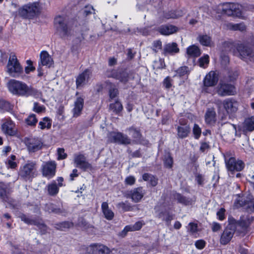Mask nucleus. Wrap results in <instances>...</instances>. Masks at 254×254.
Returning <instances> with one entry per match:
<instances>
[{"label":"nucleus","instance_id":"nucleus-29","mask_svg":"<svg viewBox=\"0 0 254 254\" xmlns=\"http://www.w3.org/2000/svg\"><path fill=\"white\" fill-rule=\"evenodd\" d=\"M254 220L253 216H247L246 218L241 217L238 220V226L240 227L244 231H246L251 223Z\"/></svg>","mask_w":254,"mask_h":254},{"label":"nucleus","instance_id":"nucleus-28","mask_svg":"<svg viewBox=\"0 0 254 254\" xmlns=\"http://www.w3.org/2000/svg\"><path fill=\"white\" fill-rule=\"evenodd\" d=\"M53 63V60L51 57L49 55L47 51H43L40 54V63H39V66L42 65L43 66H48L50 67Z\"/></svg>","mask_w":254,"mask_h":254},{"label":"nucleus","instance_id":"nucleus-2","mask_svg":"<svg viewBox=\"0 0 254 254\" xmlns=\"http://www.w3.org/2000/svg\"><path fill=\"white\" fill-rule=\"evenodd\" d=\"M76 23L73 21L72 25L68 21V18L66 15L59 14L55 16L54 20V27L55 34L60 38L64 39L72 35L73 25Z\"/></svg>","mask_w":254,"mask_h":254},{"label":"nucleus","instance_id":"nucleus-13","mask_svg":"<svg viewBox=\"0 0 254 254\" xmlns=\"http://www.w3.org/2000/svg\"><path fill=\"white\" fill-rule=\"evenodd\" d=\"M1 129L5 135L13 136L16 133L15 124L9 117L1 120Z\"/></svg>","mask_w":254,"mask_h":254},{"label":"nucleus","instance_id":"nucleus-26","mask_svg":"<svg viewBox=\"0 0 254 254\" xmlns=\"http://www.w3.org/2000/svg\"><path fill=\"white\" fill-rule=\"evenodd\" d=\"M237 197L234 202V206L237 208L243 207L248 211L250 199L243 196H241L240 194H237Z\"/></svg>","mask_w":254,"mask_h":254},{"label":"nucleus","instance_id":"nucleus-50","mask_svg":"<svg viewBox=\"0 0 254 254\" xmlns=\"http://www.w3.org/2000/svg\"><path fill=\"white\" fill-rule=\"evenodd\" d=\"M229 27L230 29L234 31L239 30L243 32L245 31L246 29V26L244 23L237 24L230 23Z\"/></svg>","mask_w":254,"mask_h":254},{"label":"nucleus","instance_id":"nucleus-15","mask_svg":"<svg viewBox=\"0 0 254 254\" xmlns=\"http://www.w3.org/2000/svg\"><path fill=\"white\" fill-rule=\"evenodd\" d=\"M74 163L76 167L80 168L84 172L91 171L93 169L92 165L86 160L84 155L82 154L74 155Z\"/></svg>","mask_w":254,"mask_h":254},{"label":"nucleus","instance_id":"nucleus-55","mask_svg":"<svg viewBox=\"0 0 254 254\" xmlns=\"http://www.w3.org/2000/svg\"><path fill=\"white\" fill-rule=\"evenodd\" d=\"M192 132L194 135V137L196 139H198L201 134V129L199 126L195 124L192 128Z\"/></svg>","mask_w":254,"mask_h":254},{"label":"nucleus","instance_id":"nucleus-6","mask_svg":"<svg viewBox=\"0 0 254 254\" xmlns=\"http://www.w3.org/2000/svg\"><path fill=\"white\" fill-rule=\"evenodd\" d=\"M218 80L217 74L214 71H210L203 79L201 92L213 94L214 91L213 87L217 84Z\"/></svg>","mask_w":254,"mask_h":254},{"label":"nucleus","instance_id":"nucleus-44","mask_svg":"<svg viewBox=\"0 0 254 254\" xmlns=\"http://www.w3.org/2000/svg\"><path fill=\"white\" fill-rule=\"evenodd\" d=\"M164 166L166 168L171 169L173 166V158L170 153H167L163 159Z\"/></svg>","mask_w":254,"mask_h":254},{"label":"nucleus","instance_id":"nucleus-17","mask_svg":"<svg viewBox=\"0 0 254 254\" xmlns=\"http://www.w3.org/2000/svg\"><path fill=\"white\" fill-rule=\"evenodd\" d=\"M145 191L141 187L135 188L130 191H127L126 194L127 198H131L134 202H138L143 197Z\"/></svg>","mask_w":254,"mask_h":254},{"label":"nucleus","instance_id":"nucleus-36","mask_svg":"<svg viewBox=\"0 0 254 254\" xmlns=\"http://www.w3.org/2000/svg\"><path fill=\"white\" fill-rule=\"evenodd\" d=\"M142 179L144 181H149L150 185L152 187H155L158 184V178L152 174L144 173L142 175Z\"/></svg>","mask_w":254,"mask_h":254},{"label":"nucleus","instance_id":"nucleus-54","mask_svg":"<svg viewBox=\"0 0 254 254\" xmlns=\"http://www.w3.org/2000/svg\"><path fill=\"white\" fill-rule=\"evenodd\" d=\"M92 13H95V9L92 6L87 5L85 6L82 11V15L84 17H87Z\"/></svg>","mask_w":254,"mask_h":254},{"label":"nucleus","instance_id":"nucleus-14","mask_svg":"<svg viewBox=\"0 0 254 254\" xmlns=\"http://www.w3.org/2000/svg\"><path fill=\"white\" fill-rule=\"evenodd\" d=\"M216 93L222 97L234 95L236 93V88L231 84L221 81L216 87Z\"/></svg>","mask_w":254,"mask_h":254},{"label":"nucleus","instance_id":"nucleus-34","mask_svg":"<svg viewBox=\"0 0 254 254\" xmlns=\"http://www.w3.org/2000/svg\"><path fill=\"white\" fill-rule=\"evenodd\" d=\"M48 193L51 196L56 195L59 191V188L58 187L56 181H53L46 186Z\"/></svg>","mask_w":254,"mask_h":254},{"label":"nucleus","instance_id":"nucleus-23","mask_svg":"<svg viewBox=\"0 0 254 254\" xmlns=\"http://www.w3.org/2000/svg\"><path fill=\"white\" fill-rule=\"evenodd\" d=\"M241 130L244 134L254 130V116L245 119L242 123Z\"/></svg>","mask_w":254,"mask_h":254},{"label":"nucleus","instance_id":"nucleus-49","mask_svg":"<svg viewBox=\"0 0 254 254\" xmlns=\"http://www.w3.org/2000/svg\"><path fill=\"white\" fill-rule=\"evenodd\" d=\"M56 228L60 230L64 231L73 226V223L68 221H64L55 224Z\"/></svg>","mask_w":254,"mask_h":254},{"label":"nucleus","instance_id":"nucleus-18","mask_svg":"<svg viewBox=\"0 0 254 254\" xmlns=\"http://www.w3.org/2000/svg\"><path fill=\"white\" fill-rule=\"evenodd\" d=\"M19 217L21 220L28 225H34L38 226L41 230V231L44 233L47 231V227L43 223L39 221L38 219H31L28 217L26 214L21 213Z\"/></svg>","mask_w":254,"mask_h":254},{"label":"nucleus","instance_id":"nucleus-9","mask_svg":"<svg viewBox=\"0 0 254 254\" xmlns=\"http://www.w3.org/2000/svg\"><path fill=\"white\" fill-rule=\"evenodd\" d=\"M243 7L242 5L235 3H226L223 4L222 12L228 16L241 17Z\"/></svg>","mask_w":254,"mask_h":254},{"label":"nucleus","instance_id":"nucleus-11","mask_svg":"<svg viewBox=\"0 0 254 254\" xmlns=\"http://www.w3.org/2000/svg\"><path fill=\"white\" fill-rule=\"evenodd\" d=\"M225 163L227 170L234 174L235 172H240L245 167V163L241 160L236 159L235 157H231L228 159H225Z\"/></svg>","mask_w":254,"mask_h":254},{"label":"nucleus","instance_id":"nucleus-30","mask_svg":"<svg viewBox=\"0 0 254 254\" xmlns=\"http://www.w3.org/2000/svg\"><path fill=\"white\" fill-rule=\"evenodd\" d=\"M158 31L162 35H169L177 32V28L173 25H162L158 28Z\"/></svg>","mask_w":254,"mask_h":254},{"label":"nucleus","instance_id":"nucleus-20","mask_svg":"<svg viewBox=\"0 0 254 254\" xmlns=\"http://www.w3.org/2000/svg\"><path fill=\"white\" fill-rule=\"evenodd\" d=\"M205 123L209 126H214L216 121V113L214 108H208L204 115Z\"/></svg>","mask_w":254,"mask_h":254},{"label":"nucleus","instance_id":"nucleus-1","mask_svg":"<svg viewBox=\"0 0 254 254\" xmlns=\"http://www.w3.org/2000/svg\"><path fill=\"white\" fill-rule=\"evenodd\" d=\"M8 87L11 93L19 96H33L36 98L42 96V93L40 91L31 86H29L21 81L11 80L8 83Z\"/></svg>","mask_w":254,"mask_h":254},{"label":"nucleus","instance_id":"nucleus-52","mask_svg":"<svg viewBox=\"0 0 254 254\" xmlns=\"http://www.w3.org/2000/svg\"><path fill=\"white\" fill-rule=\"evenodd\" d=\"M228 224L226 228L234 229V230L235 232L237 227L238 226V221L236 220L233 217L229 216L228 217Z\"/></svg>","mask_w":254,"mask_h":254},{"label":"nucleus","instance_id":"nucleus-56","mask_svg":"<svg viewBox=\"0 0 254 254\" xmlns=\"http://www.w3.org/2000/svg\"><path fill=\"white\" fill-rule=\"evenodd\" d=\"M0 197L5 202L10 201V197L5 189L2 188L0 189Z\"/></svg>","mask_w":254,"mask_h":254},{"label":"nucleus","instance_id":"nucleus-25","mask_svg":"<svg viewBox=\"0 0 254 254\" xmlns=\"http://www.w3.org/2000/svg\"><path fill=\"white\" fill-rule=\"evenodd\" d=\"M106 87L108 90L110 101L113 100L119 95V92L118 89L116 87L115 84L111 82L109 80L105 81Z\"/></svg>","mask_w":254,"mask_h":254},{"label":"nucleus","instance_id":"nucleus-27","mask_svg":"<svg viewBox=\"0 0 254 254\" xmlns=\"http://www.w3.org/2000/svg\"><path fill=\"white\" fill-rule=\"evenodd\" d=\"M145 225L143 221L136 222L134 225H129L126 226L122 231L121 234L123 236H125L127 232L129 231H136L140 230L142 226Z\"/></svg>","mask_w":254,"mask_h":254},{"label":"nucleus","instance_id":"nucleus-24","mask_svg":"<svg viewBox=\"0 0 254 254\" xmlns=\"http://www.w3.org/2000/svg\"><path fill=\"white\" fill-rule=\"evenodd\" d=\"M83 106L84 99L81 97H77L74 103V108L72 109L73 117L77 118L81 114Z\"/></svg>","mask_w":254,"mask_h":254},{"label":"nucleus","instance_id":"nucleus-42","mask_svg":"<svg viewBox=\"0 0 254 254\" xmlns=\"http://www.w3.org/2000/svg\"><path fill=\"white\" fill-rule=\"evenodd\" d=\"M173 197L175 199L178 201V203H182L184 205H188L189 204L190 200L189 198L179 193H175L173 194Z\"/></svg>","mask_w":254,"mask_h":254},{"label":"nucleus","instance_id":"nucleus-12","mask_svg":"<svg viewBox=\"0 0 254 254\" xmlns=\"http://www.w3.org/2000/svg\"><path fill=\"white\" fill-rule=\"evenodd\" d=\"M57 164L55 161H49L45 162L41 168L42 176L48 179L53 178L56 173Z\"/></svg>","mask_w":254,"mask_h":254},{"label":"nucleus","instance_id":"nucleus-4","mask_svg":"<svg viewBox=\"0 0 254 254\" xmlns=\"http://www.w3.org/2000/svg\"><path fill=\"white\" fill-rule=\"evenodd\" d=\"M37 163L36 161L28 160L21 166L19 170L18 175L20 179L25 181H32L38 175Z\"/></svg>","mask_w":254,"mask_h":254},{"label":"nucleus","instance_id":"nucleus-40","mask_svg":"<svg viewBox=\"0 0 254 254\" xmlns=\"http://www.w3.org/2000/svg\"><path fill=\"white\" fill-rule=\"evenodd\" d=\"M184 12L182 10L171 11L166 12L164 14L165 18H178L184 15Z\"/></svg>","mask_w":254,"mask_h":254},{"label":"nucleus","instance_id":"nucleus-48","mask_svg":"<svg viewBox=\"0 0 254 254\" xmlns=\"http://www.w3.org/2000/svg\"><path fill=\"white\" fill-rule=\"evenodd\" d=\"M209 63V57L208 55H205L198 59V64L200 67L206 68Z\"/></svg>","mask_w":254,"mask_h":254},{"label":"nucleus","instance_id":"nucleus-32","mask_svg":"<svg viewBox=\"0 0 254 254\" xmlns=\"http://www.w3.org/2000/svg\"><path fill=\"white\" fill-rule=\"evenodd\" d=\"M187 54L188 58H197L201 55L199 48L195 45H191L187 49Z\"/></svg>","mask_w":254,"mask_h":254},{"label":"nucleus","instance_id":"nucleus-59","mask_svg":"<svg viewBox=\"0 0 254 254\" xmlns=\"http://www.w3.org/2000/svg\"><path fill=\"white\" fill-rule=\"evenodd\" d=\"M173 80L170 76L166 77L163 81V86L166 89H169L172 86Z\"/></svg>","mask_w":254,"mask_h":254},{"label":"nucleus","instance_id":"nucleus-37","mask_svg":"<svg viewBox=\"0 0 254 254\" xmlns=\"http://www.w3.org/2000/svg\"><path fill=\"white\" fill-rule=\"evenodd\" d=\"M109 110L117 115H120L123 110V106L120 102L117 101L115 103L110 104Z\"/></svg>","mask_w":254,"mask_h":254},{"label":"nucleus","instance_id":"nucleus-31","mask_svg":"<svg viewBox=\"0 0 254 254\" xmlns=\"http://www.w3.org/2000/svg\"><path fill=\"white\" fill-rule=\"evenodd\" d=\"M177 136L179 138H184L188 137L190 132V126H178Z\"/></svg>","mask_w":254,"mask_h":254},{"label":"nucleus","instance_id":"nucleus-57","mask_svg":"<svg viewBox=\"0 0 254 254\" xmlns=\"http://www.w3.org/2000/svg\"><path fill=\"white\" fill-rule=\"evenodd\" d=\"M177 74L180 76H183L189 73V67L187 66H184L179 68L176 71Z\"/></svg>","mask_w":254,"mask_h":254},{"label":"nucleus","instance_id":"nucleus-8","mask_svg":"<svg viewBox=\"0 0 254 254\" xmlns=\"http://www.w3.org/2000/svg\"><path fill=\"white\" fill-rule=\"evenodd\" d=\"M215 104L218 107L222 104L224 109L230 116H233L236 113L239 105V102L233 98L226 99L223 101L218 100Z\"/></svg>","mask_w":254,"mask_h":254},{"label":"nucleus","instance_id":"nucleus-22","mask_svg":"<svg viewBox=\"0 0 254 254\" xmlns=\"http://www.w3.org/2000/svg\"><path fill=\"white\" fill-rule=\"evenodd\" d=\"M91 74V72L89 69H86L83 72L79 74L76 79V88L83 86L85 84L86 81H88Z\"/></svg>","mask_w":254,"mask_h":254},{"label":"nucleus","instance_id":"nucleus-5","mask_svg":"<svg viewBox=\"0 0 254 254\" xmlns=\"http://www.w3.org/2000/svg\"><path fill=\"white\" fill-rule=\"evenodd\" d=\"M41 8L38 2H34L24 5L19 9V15L23 18L32 19L39 15Z\"/></svg>","mask_w":254,"mask_h":254},{"label":"nucleus","instance_id":"nucleus-10","mask_svg":"<svg viewBox=\"0 0 254 254\" xmlns=\"http://www.w3.org/2000/svg\"><path fill=\"white\" fill-rule=\"evenodd\" d=\"M108 140L111 143H116L122 145L131 144V139L126 134L121 132L112 131L108 136Z\"/></svg>","mask_w":254,"mask_h":254},{"label":"nucleus","instance_id":"nucleus-7","mask_svg":"<svg viewBox=\"0 0 254 254\" xmlns=\"http://www.w3.org/2000/svg\"><path fill=\"white\" fill-rule=\"evenodd\" d=\"M7 69L9 75L12 77H18L22 73L23 68L15 55H10L7 64Z\"/></svg>","mask_w":254,"mask_h":254},{"label":"nucleus","instance_id":"nucleus-58","mask_svg":"<svg viewBox=\"0 0 254 254\" xmlns=\"http://www.w3.org/2000/svg\"><path fill=\"white\" fill-rule=\"evenodd\" d=\"M119 69H108L105 73V75L107 77L113 78L116 79L118 74Z\"/></svg>","mask_w":254,"mask_h":254},{"label":"nucleus","instance_id":"nucleus-46","mask_svg":"<svg viewBox=\"0 0 254 254\" xmlns=\"http://www.w3.org/2000/svg\"><path fill=\"white\" fill-rule=\"evenodd\" d=\"M129 130L132 132L131 135L134 138V141L138 142L140 140L142 134L139 129L133 127H131L129 128Z\"/></svg>","mask_w":254,"mask_h":254},{"label":"nucleus","instance_id":"nucleus-45","mask_svg":"<svg viewBox=\"0 0 254 254\" xmlns=\"http://www.w3.org/2000/svg\"><path fill=\"white\" fill-rule=\"evenodd\" d=\"M52 121L48 117H45L43 119L42 121H40L39 123V127L41 129H44L45 128L50 129L51 127Z\"/></svg>","mask_w":254,"mask_h":254},{"label":"nucleus","instance_id":"nucleus-16","mask_svg":"<svg viewBox=\"0 0 254 254\" xmlns=\"http://www.w3.org/2000/svg\"><path fill=\"white\" fill-rule=\"evenodd\" d=\"M25 144L29 152H35L42 149L43 142L37 137L27 138L25 139Z\"/></svg>","mask_w":254,"mask_h":254},{"label":"nucleus","instance_id":"nucleus-64","mask_svg":"<svg viewBox=\"0 0 254 254\" xmlns=\"http://www.w3.org/2000/svg\"><path fill=\"white\" fill-rule=\"evenodd\" d=\"M174 214L170 213L169 212L167 211L165 217L162 218V220L165 221L169 225L170 224L171 221L174 219Z\"/></svg>","mask_w":254,"mask_h":254},{"label":"nucleus","instance_id":"nucleus-61","mask_svg":"<svg viewBox=\"0 0 254 254\" xmlns=\"http://www.w3.org/2000/svg\"><path fill=\"white\" fill-rule=\"evenodd\" d=\"M26 63L28 65L25 67V71L26 73L28 74L31 71H34L35 68L33 66V63L31 60H27Z\"/></svg>","mask_w":254,"mask_h":254},{"label":"nucleus","instance_id":"nucleus-3","mask_svg":"<svg viewBox=\"0 0 254 254\" xmlns=\"http://www.w3.org/2000/svg\"><path fill=\"white\" fill-rule=\"evenodd\" d=\"M231 49L230 51L233 53L235 56H238L243 61L248 62L254 60V48L244 44H237L236 49H233L232 43L226 44Z\"/></svg>","mask_w":254,"mask_h":254},{"label":"nucleus","instance_id":"nucleus-63","mask_svg":"<svg viewBox=\"0 0 254 254\" xmlns=\"http://www.w3.org/2000/svg\"><path fill=\"white\" fill-rule=\"evenodd\" d=\"M225 209L224 208H220L217 212V216L218 219L222 221L225 219Z\"/></svg>","mask_w":254,"mask_h":254},{"label":"nucleus","instance_id":"nucleus-38","mask_svg":"<svg viewBox=\"0 0 254 254\" xmlns=\"http://www.w3.org/2000/svg\"><path fill=\"white\" fill-rule=\"evenodd\" d=\"M13 105L4 99L0 100V110L4 112H10L13 110Z\"/></svg>","mask_w":254,"mask_h":254},{"label":"nucleus","instance_id":"nucleus-39","mask_svg":"<svg viewBox=\"0 0 254 254\" xmlns=\"http://www.w3.org/2000/svg\"><path fill=\"white\" fill-rule=\"evenodd\" d=\"M198 41L200 43L204 46L210 47L212 43L211 37L207 35H199L198 38Z\"/></svg>","mask_w":254,"mask_h":254},{"label":"nucleus","instance_id":"nucleus-62","mask_svg":"<svg viewBox=\"0 0 254 254\" xmlns=\"http://www.w3.org/2000/svg\"><path fill=\"white\" fill-rule=\"evenodd\" d=\"M210 148L209 142H200V146L199 148L200 151L202 153L205 152L206 151L208 150Z\"/></svg>","mask_w":254,"mask_h":254},{"label":"nucleus","instance_id":"nucleus-35","mask_svg":"<svg viewBox=\"0 0 254 254\" xmlns=\"http://www.w3.org/2000/svg\"><path fill=\"white\" fill-rule=\"evenodd\" d=\"M116 80H119L121 82L126 84L129 80V74L127 71L122 69H119Z\"/></svg>","mask_w":254,"mask_h":254},{"label":"nucleus","instance_id":"nucleus-41","mask_svg":"<svg viewBox=\"0 0 254 254\" xmlns=\"http://www.w3.org/2000/svg\"><path fill=\"white\" fill-rule=\"evenodd\" d=\"M117 207L119 209H122L124 212L131 211L133 209V206L127 201L118 203L117 204Z\"/></svg>","mask_w":254,"mask_h":254},{"label":"nucleus","instance_id":"nucleus-43","mask_svg":"<svg viewBox=\"0 0 254 254\" xmlns=\"http://www.w3.org/2000/svg\"><path fill=\"white\" fill-rule=\"evenodd\" d=\"M46 209L49 213H54L55 214H60L63 212L62 209L57 207L53 203L47 204Z\"/></svg>","mask_w":254,"mask_h":254},{"label":"nucleus","instance_id":"nucleus-47","mask_svg":"<svg viewBox=\"0 0 254 254\" xmlns=\"http://www.w3.org/2000/svg\"><path fill=\"white\" fill-rule=\"evenodd\" d=\"M26 124L29 126L31 127H35L36 126L37 122L38 119L36 118V116L34 114L30 115L25 120Z\"/></svg>","mask_w":254,"mask_h":254},{"label":"nucleus","instance_id":"nucleus-19","mask_svg":"<svg viewBox=\"0 0 254 254\" xmlns=\"http://www.w3.org/2000/svg\"><path fill=\"white\" fill-rule=\"evenodd\" d=\"M180 52L178 45L176 42L166 43L164 45L162 54L164 56H174Z\"/></svg>","mask_w":254,"mask_h":254},{"label":"nucleus","instance_id":"nucleus-53","mask_svg":"<svg viewBox=\"0 0 254 254\" xmlns=\"http://www.w3.org/2000/svg\"><path fill=\"white\" fill-rule=\"evenodd\" d=\"M151 49L155 53H157L160 50H162V42L160 40L153 41Z\"/></svg>","mask_w":254,"mask_h":254},{"label":"nucleus","instance_id":"nucleus-60","mask_svg":"<svg viewBox=\"0 0 254 254\" xmlns=\"http://www.w3.org/2000/svg\"><path fill=\"white\" fill-rule=\"evenodd\" d=\"M58 152V160H63L67 157V154L64 152V149L63 148H59L57 150Z\"/></svg>","mask_w":254,"mask_h":254},{"label":"nucleus","instance_id":"nucleus-33","mask_svg":"<svg viewBox=\"0 0 254 254\" xmlns=\"http://www.w3.org/2000/svg\"><path fill=\"white\" fill-rule=\"evenodd\" d=\"M102 211L105 217L109 220H111L114 217V213L112 210L109 209L108 203L107 202H103L101 205Z\"/></svg>","mask_w":254,"mask_h":254},{"label":"nucleus","instance_id":"nucleus-51","mask_svg":"<svg viewBox=\"0 0 254 254\" xmlns=\"http://www.w3.org/2000/svg\"><path fill=\"white\" fill-rule=\"evenodd\" d=\"M187 228L188 232L191 235H194L198 232V225L197 223L190 222Z\"/></svg>","mask_w":254,"mask_h":254},{"label":"nucleus","instance_id":"nucleus-21","mask_svg":"<svg viewBox=\"0 0 254 254\" xmlns=\"http://www.w3.org/2000/svg\"><path fill=\"white\" fill-rule=\"evenodd\" d=\"M235 232L234 229L226 227L221 235L220 239V244L223 245L228 244L233 237Z\"/></svg>","mask_w":254,"mask_h":254}]
</instances>
